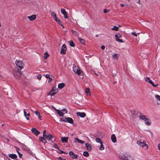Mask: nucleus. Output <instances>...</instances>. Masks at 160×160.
<instances>
[{
  "label": "nucleus",
  "mask_w": 160,
  "mask_h": 160,
  "mask_svg": "<svg viewBox=\"0 0 160 160\" xmlns=\"http://www.w3.org/2000/svg\"><path fill=\"white\" fill-rule=\"evenodd\" d=\"M139 118L140 119L144 120L147 125L149 126L151 124V122L150 119L147 118V116L140 113L139 115Z\"/></svg>",
  "instance_id": "1"
},
{
  "label": "nucleus",
  "mask_w": 160,
  "mask_h": 160,
  "mask_svg": "<svg viewBox=\"0 0 160 160\" xmlns=\"http://www.w3.org/2000/svg\"><path fill=\"white\" fill-rule=\"evenodd\" d=\"M52 138L53 136L50 134L48 135H45L44 137H40L39 139L40 142H43L45 144V143L47 142V141L46 140V139L49 141L51 140V139Z\"/></svg>",
  "instance_id": "2"
},
{
  "label": "nucleus",
  "mask_w": 160,
  "mask_h": 160,
  "mask_svg": "<svg viewBox=\"0 0 160 160\" xmlns=\"http://www.w3.org/2000/svg\"><path fill=\"white\" fill-rule=\"evenodd\" d=\"M16 64L17 66L20 68V70H21L23 68L24 64L22 61L16 60Z\"/></svg>",
  "instance_id": "3"
},
{
  "label": "nucleus",
  "mask_w": 160,
  "mask_h": 160,
  "mask_svg": "<svg viewBox=\"0 0 160 160\" xmlns=\"http://www.w3.org/2000/svg\"><path fill=\"white\" fill-rule=\"evenodd\" d=\"M137 143L141 146L142 148H145L146 149L148 148V145L144 142H141L140 141H137Z\"/></svg>",
  "instance_id": "4"
},
{
  "label": "nucleus",
  "mask_w": 160,
  "mask_h": 160,
  "mask_svg": "<svg viewBox=\"0 0 160 160\" xmlns=\"http://www.w3.org/2000/svg\"><path fill=\"white\" fill-rule=\"evenodd\" d=\"M62 121L71 124H73L74 123L72 119L70 117L66 118L62 120Z\"/></svg>",
  "instance_id": "5"
},
{
  "label": "nucleus",
  "mask_w": 160,
  "mask_h": 160,
  "mask_svg": "<svg viewBox=\"0 0 160 160\" xmlns=\"http://www.w3.org/2000/svg\"><path fill=\"white\" fill-rule=\"evenodd\" d=\"M145 81L146 82H148V83L151 84L152 86L154 87H156L158 85V84L156 85L154 84L152 81L150 80V78L149 77H146L145 78Z\"/></svg>",
  "instance_id": "6"
},
{
  "label": "nucleus",
  "mask_w": 160,
  "mask_h": 160,
  "mask_svg": "<svg viewBox=\"0 0 160 160\" xmlns=\"http://www.w3.org/2000/svg\"><path fill=\"white\" fill-rule=\"evenodd\" d=\"M67 50L66 46L65 44H63L60 53L64 54L66 53V51Z\"/></svg>",
  "instance_id": "7"
},
{
  "label": "nucleus",
  "mask_w": 160,
  "mask_h": 160,
  "mask_svg": "<svg viewBox=\"0 0 160 160\" xmlns=\"http://www.w3.org/2000/svg\"><path fill=\"white\" fill-rule=\"evenodd\" d=\"M31 131L33 134H35L36 136H37L40 133V132L38 131L36 128H32Z\"/></svg>",
  "instance_id": "8"
},
{
  "label": "nucleus",
  "mask_w": 160,
  "mask_h": 160,
  "mask_svg": "<svg viewBox=\"0 0 160 160\" xmlns=\"http://www.w3.org/2000/svg\"><path fill=\"white\" fill-rule=\"evenodd\" d=\"M61 12L64 16L65 18H68L67 12H66L65 9L64 8L61 9Z\"/></svg>",
  "instance_id": "9"
},
{
  "label": "nucleus",
  "mask_w": 160,
  "mask_h": 160,
  "mask_svg": "<svg viewBox=\"0 0 160 160\" xmlns=\"http://www.w3.org/2000/svg\"><path fill=\"white\" fill-rule=\"evenodd\" d=\"M69 155L71 158L73 159H77L78 156L76 154H75L72 151H70L69 152Z\"/></svg>",
  "instance_id": "10"
},
{
  "label": "nucleus",
  "mask_w": 160,
  "mask_h": 160,
  "mask_svg": "<svg viewBox=\"0 0 160 160\" xmlns=\"http://www.w3.org/2000/svg\"><path fill=\"white\" fill-rule=\"evenodd\" d=\"M58 91L56 90H54L52 89L49 93H48V95H50L51 96H52L55 95V94L57 93Z\"/></svg>",
  "instance_id": "11"
},
{
  "label": "nucleus",
  "mask_w": 160,
  "mask_h": 160,
  "mask_svg": "<svg viewBox=\"0 0 160 160\" xmlns=\"http://www.w3.org/2000/svg\"><path fill=\"white\" fill-rule=\"evenodd\" d=\"M14 75L15 78L17 79H19L21 75V73L19 72H16V74H14Z\"/></svg>",
  "instance_id": "12"
},
{
  "label": "nucleus",
  "mask_w": 160,
  "mask_h": 160,
  "mask_svg": "<svg viewBox=\"0 0 160 160\" xmlns=\"http://www.w3.org/2000/svg\"><path fill=\"white\" fill-rule=\"evenodd\" d=\"M77 115L82 118L85 117L86 116V114L84 112H78L77 113Z\"/></svg>",
  "instance_id": "13"
},
{
  "label": "nucleus",
  "mask_w": 160,
  "mask_h": 160,
  "mask_svg": "<svg viewBox=\"0 0 160 160\" xmlns=\"http://www.w3.org/2000/svg\"><path fill=\"white\" fill-rule=\"evenodd\" d=\"M55 110L57 113L60 117H62L63 116V113L62 112L58 109H55Z\"/></svg>",
  "instance_id": "14"
},
{
  "label": "nucleus",
  "mask_w": 160,
  "mask_h": 160,
  "mask_svg": "<svg viewBox=\"0 0 160 160\" xmlns=\"http://www.w3.org/2000/svg\"><path fill=\"white\" fill-rule=\"evenodd\" d=\"M28 18L30 21H32L36 19V16L35 15H33L31 16H28Z\"/></svg>",
  "instance_id": "15"
},
{
  "label": "nucleus",
  "mask_w": 160,
  "mask_h": 160,
  "mask_svg": "<svg viewBox=\"0 0 160 160\" xmlns=\"http://www.w3.org/2000/svg\"><path fill=\"white\" fill-rule=\"evenodd\" d=\"M61 139L62 142L63 143H67L68 142V137H61Z\"/></svg>",
  "instance_id": "16"
},
{
  "label": "nucleus",
  "mask_w": 160,
  "mask_h": 160,
  "mask_svg": "<svg viewBox=\"0 0 160 160\" xmlns=\"http://www.w3.org/2000/svg\"><path fill=\"white\" fill-rule=\"evenodd\" d=\"M75 142H78V143H80L81 144H83L85 142L84 141L81 140L79 139H78V138H76L74 139Z\"/></svg>",
  "instance_id": "17"
},
{
  "label": "nucleus",
  "mask_w": 160,
  "mask_h": 160,
  "mask_svg": "<svg viewBox=\"0 0 160 160\" xmlns=\"http://www.w3.org/2000/svg\"><path fill=\"white\" fill-rule=\"evenodd\" d=\"M111 139L112 141L113 142H115L117 141L116 138L114 134H113L111 136Z\"/></svg>",
  "instance_id": "18"
},
{
  "label": "nucleus",
  "mask_w": 160,
  "mask_h": 160,
  "mask_svg": "<svg viewBox=\"0 0 160 160\" xmlns=\"http://www.w3.org/2000/svg\"><path fill=\"white\" fill-rule=\"evenodd\" d=\"M85 146L87 149L88 151H90L91 150L92 148L91 147L90 145L88 143H86Z\"/></svg>",
  "instance_id": "19"
},
{
  "label": "nucleus",
  "mask_w": 160,
  "mask_h": 160,
  "mask_svg": "<svg viewBox=\"0 0 160 160\" xmlns=\"http://www.w3.org/2000/svg\"><path fill=\"white\" fill-rule=\"evenodd\" d=\"M76 73H77L78 75L79 76H81L82 75V71L80 69L78 70L77 71H75Z\"/></svg>",
  "instance_id": "20"
},
{
  "label": "nucleus",
  "mask_w": 160,
  "mask_h": 160,
  "mask_svg": "<svg viewBox=\"0 0 160 160\" xmlns=\"http://www.w3.org/2000/svg\"><path fill=\"white\" fill-rule=\"evenodd\" d=\"M9 157L12 159L16 158H17V155L15 154H10L9 155Z\"/></svg>",
  "instance_id": "21"
},
{
  "label": "nucleus",
  "mask_w": 160,
  "mask_h": 160,
  "mask_svg": "<svg viewBox=\"0 0 160 160\" xmlns=\"http://www.w3.org/2000/svg\"><path fill=\"white\" fill-rule=\"evenodd\" d=\"M65 84L63 83H60L58 84V87L60 89L63 88L65 86Z\"/></svg>",
  "instance_id": "22"
},
{
  "label": "nucleus",
  "mask_w": 160,
  "mask_h": 160,
  "mask_svg": "<svg viewBox=\"0 0 160 160\" xmlns=\"http://www.w3.org/2000/svg\"><path fill=\"white\" fill-rule=\"evenodd\" d=\"M69 45L72 47H74L75 46V44L71 40L69 42Z\"/></svg>",
  "instance_id": "23"
},
{
  "label": "nucleus",
  "mask_w": 160,
  "mask_h": 160,
  "mask_svg": "<svg viewBox=\"0 0 160 160\" xmlns=\"http://www.w3.org/2000/svg\"><path fill=\"white\" fill-rule=\"evenodd\" d=\"M85 92L88 95H90V90L89 88H87L85 89Z\"/></svg>",
  "instance_id": "24"
},
{
  "label": "nucleus",
  "mask_w": 160,
  "mask_h": 160,
  "mask_svg": "<svg viewBox=\"0 0 160 160\" xmlns=\"http://www.w3.org/2000/svg\"><path fill=\"white\" fill-rule=\"evenodd\" d=\"M35 113L36 115L39 118L41 119V116H40V113L38 111H36L35 112Z\"/></svg>",
  "instance_id": "25"
},
{
  "label": "nucleus",
  "mask_w": 160,
  "mask_h": 160,
  "mask_svg": "<svg viewBox=\"0 0 160 160\" xmlns=\"http://www.w3.org/2000/svg\"><path fill=\"white\" fill-rule=\"evenodd\" d=\"M83 155L86 157H88L89 156V154L88 152L87 151H84L83 152Z\"/></svg>",
  "instance_id": "26"
},
{
  "label": "nucleus",
  "mask_w": 160,
  "mask_h": 160,
  "mask_svg": "<svg viewBox=\"0 0 160 160\" xmlns=\"http://www.w3.org/2000/svg\"><path fill=\"white\" fill-rule=\"evenodd\" d=\"M78 39L80 42L82 44H84L85 41L83 39L81 38H78Z\"/></svg>",
  "instance_id": "27"
},
{
  "label": "nucleus",
  "mask_w": 160,
  "mask_h": 160,
  "mask_svg": "<svg viewBox=\"0 0 160 160\" xmlns=\"http://www.w3.org/2000/svg\"><path fill=\"white\" fill-rule=\"evenodd\" d=\"M96 141L97 142H99L100 144L102 143L101 139L99 138H97L96 139Z\"/></svg>",
  "instance_id": "28"
},
{
  "label": "nucleus",
  "mask_w": 160,
  "mask_h": 160,
  "mask_svg": "<svg viewBox=\"0 0 160 160\" xmlns=\"http://www.w3.org/2000/svg\"><path fill=\"white\" fill-rule=\"evenodd\" d=\"M24 116L26 117V116H29L30 115L29 113L28 112V114H27V112L25 111V109H24Z\"/></svg>",
  "instance_id": "29"
},
{
  "label": "nucleus",
  "mask_w": 160,
  "mask_h": 160,
  "mask_svg": "<svg viewBox=\"0 0 160 160\" xmlns=\"http://www.w3.org/2000/svg\"><path fill=\"white\" fill-rule=\"evenodd\" d=\"M49 56V55L47 53L45 52L44 53V58L45 59H46Z\"/></svg>",
  "instance_id": "30"
},
{
  "label": "nucleus",
  "mask_w": 160,
  "mask_h": 160,
  "mask_svg": "<svg viewBox=\"0 0 160 160\" xmlns=\"http://www.w3.org/2000/svg\"><path fill=\"white\" fill-rule=\"evenodd\" d=\"M118 27H117L116 26H114L113 27V28H112V30H114L115 31H117L118 30Z\"/></svg>",
  "instance_id": "31"
},
{
  "label": "nucleus",
  "mask_w": 160,
  "mask_h": 160,
  "mask_svg": "<svg viewBox=\"0 0 160 160\" xmlns=\"http://www.w3.org/2000/svg\"><path fill=\"white\" fill-rule=\"evenodd\" d=\"M104 146L103 145L102 143L101 144V146L99 148V150H102L104 149Z\"/></svg>",
  "instance_id": "32"
},
{
  "label": "nucleus",
  "mask_w": 160,
  "mask_h": 160,
  "mask_svg": "<svg viewBox=\"0 0 160 160\" xmlns=\"http://www.w3.org/2000/svg\"><path fill=\"white\" fill-rule=\"evenodd\" d=\"M122 37V36L120 34H116L115 36V37L116 38H121Z\"/></svg>",
  "instance_id": "33"
},
{
  "label": "nucleus",
  "mask_w": 160,
  "mask_h": 160,
  "mask_svg": "<svg viewBox=\"0 0 160 160\" xmlns=\"http://www.w3.org/2000/svg\"><path fill=\"white\" fill-rule=\"evenodd\" d=\"M118 54H114L112 56L113 58L117 59L118 58Z\"/></svg>",
  "instance_id": "34"
},
{
  "label": "nucleus",
  "mask_w": 160,
  "mask_h": 160,
  "mask_svg": "<svg viewBox=\"0 0 160 160\" xmlns=\"http://www.w3.org/2000/svg\"><path fill=\"white\" fill-rule=\"evenodd\" d=\"M51 14L52 16L53 17V18L55 17L56 16H57L55 12H52L51 13Z\"/></svg>",
  "instance_id": "35"
},
{
  "label": "nucleus",
  "mask_w": 160,
  "mask_h": 160,
  "mask_svg": "<svg viewBox=\"0 0 160 160\" xmlns=\"http://www.w3.org/2000/svg\"><path fill=\"white\" fill-rule=\"evenodd\" d=\"M79 69V68H77V67H75L74 68H73V71L75 73H76L75 71H78V70Z\"/></svg>",
  "instance_id": "36"
},
{
  "label": "nucleus",
  "mask_w": 160,
  "mask_h": 160,
  "mask_svg": "<svg viewBox=\"0 0 160 160\" xmlns=\"http://www.w3.org/2000/svg\"><path fill=\"white\" fill-rule=\"evenodd\" d=\"M116 41H118V42H123V41H122V40L119 39L118 38H116Z\"/></svg>",
  "instance_id": "37"
},
{
  "label": "nucleus",
  "mask_w": 160,
  "mask_h": 160,
  "mask_svg": "<svg viewBox=\"0 0 160 160\" xmlns=\"http://www.w3.org/2000/svg\"><path fill=\"white\" fill-rule=\"evenodd\" d=\"M53 147L57 149H59V148L56 143L54 144Z\"/></svg>",
  "instance_id": "38"
},
{
  "label": "nucleus",
  "mask_w": 160,
  "mask_h": 160,
  "mask_svg": "<svg viewBox=\"0 0 160 160\" xmlns=\"http://www.w3.org/2000/svg\"><path fill=\"white\" fill-rule=\"evenodd\" d=\"M53 19L54 20H55L56 22L58 21V20H59L60 19L58 17H57V16H56L55 17L53 18Z\"/></svg>",
  "instance_id": "39"
},
{
  "label": "nucleus",
  "mask_w": 160,
  "mask_h": 160,
  "mask_svg": "<svg viewBox=\"0 0 160 160\" xmlns=\"http://www.w3.org/2000/svg\"><path fill=\"white\" fill-rule=\"evenodd\" d=\"M58 152L59 153H64V152L63 151H62L59 148V149H58Z\"/></svg>",
  "instance_id": "40"
},
{
  "label": "nucleus",
  "mask_w": 160,
  "mask_h": 160,
  "mask_svg": "<svg viewBox=\"0 0 160 160\" xmlns=\"http://www.w3.org/2000/svg\"><path fill=\"white\" fill-rule=\"evenodd\" d=\"M155 97L157 99H158L159 101H160V96L158 95H156L155 96Z\"/></svg>",
  "instance_id": "41"
},
{
  "label": "nucleus",
  "mask_w": 160,
  "mask_h": 160,
  "mask_svg": "<svg viewBox=\"0 0 160 160\" xmlns=\"http://www.w3.org/2000/svg\"><path fill=\"white\" fill-rule=\"evenodd\" d=\"M15 148H16V151L17 152V153H20V152H19V151L20 150V149L19 148L16 147H15Z\"/></svg>",
  "instance_id": "42"
},
{
  "label": "nucleus",
  "mask_w": 160,
  "mask_h": 160,
  "mask_svg": "<svg viewBox=\"0 0 160 160\" xmlns=\"http://www.w3.org/2000/svg\"><path fill=\"white\" fill-rule=\"evenodd\" d=\"M41 78H42V75L41 74H38V75L37 78L38 79L40 80L41 79Z\"/></svg>",
  "instance_id": "43"
},
{
  "label": "nucleus",
  "mask_w": 160,
  "mask_h": 160,
  "mask_svg": "<svg viewBox=\"0 0 160 160\" xmlns=\"http://www.w3.org/2000/svg\"><path fill=\"white\" fill-rule=\"evenodd\" d=\"M57 23L59 24L60 25H61L62 24V23L61 21L60 20H59L57 22Z\"/></svg>",
  "instance_id": "44"
},
{
  "label": "nucleus",
  "mask_w": 160,
  "mask_h": 160,
  "mask_svg": "<svg viewBox=\"0 0 160 160\" xmlns=\"http://www.w3.org/2000/svg\"><path fill=\"white\" fill-rule=\"evenodd\" d=\"M131 34L135 36H136V37L137 36V34H136V33H135V32H132Z\"/></svg>",
  "instance_id": "45"
},
{
  "label": "nucleus",
  "mask_w": 160,
  "mask_h": 160,
  "mask_svg": "<svg viewBox=\"0 0 160 160\" xmlns=\"http://www.w3.org/2000/svg\"><path fill=\"white\" fill-rule=\"evenodd\" d=\"M62 111L63 112H65V113H67V110L66 109H63L62 110Z\"/></svg>",
  "instance_id": "46"
},
{
  "label": "nucleus",
  "mask_w": 160,
  "mask_h": 160,
  "mask_svg": "<svg viewBox=\"0 0 160 160\" xmlns=\"http://www.w3.org/2000/svg\"><path fill=\"white\" fill-rule=\"evenodd\" d=\"M45 76L46 78H50L49 75L48 74H46L45 75Z\"/></svg>",
  "instance_id": "47"
},
{
  "label": "nucleus",
  "mask_w": 160,
  "mask_h": 160,
  "mask_svg": "<svg viewBox=\"0 0 160 160\" xmlns=\"http://www.w3.org/2000/svg\"><path fill=\"white\" fill-rule=\"evenodd\" d=\"M46 132V130H45L43 132V137H44L45 135H46L45 134Z\"/></svg>",
  "instance_id": "48"
},
{
  "label": "nucleus",
  "mask_w": 160,
  "mask_h": 160,
  "mask_svg": "<svg viewBox=\"0 0 160 160\" xmlns=\"http://www.w3.org/2000/svg\"><path fill=\"white\" fill-rule=\"evenodd\" d=\"M26 152H28L29 153H30L31 152V151L28 149H26Z\"/></svg>",
  "instance_id": "49"
},
{
  "label": "nucleus",
  "mask_w": 160,
  "mask_h": 160,
  "mask_svg": "<svg viewBox=\"0 0 160 160\" xmlns=\"http://www.w3.org/2000/svg\"><path fill=\"white\" fill-rule=\"evenodd\" d=\"M19 155V156L20 158H21L22 157V154H21L20 152L18 153Z\"/></svg>",
  "instance_id": "50"
},
{
  "label": "nucleus",
  "mask_w": 160,
  "mask_h": 160,
  "mask_svg": "<svg viewBox=\"0 0 160 160\" xmlns=\"http://www.w3.org/2000/svg\"><path fill=\"white\" fill-rule=\"evenodd\" d=\"M48 79H49L48 80V82H50L52 80V78L50 77L49 78H48Z\"/></svg>",
  "instance_id": "51"
},
{
  "label": "nucleus",
  "mask_w": 160,
  "mask_h": 160,
  "mask_svg": "<svg viewBox=\"0 0 160 160\" xmlns=\"http://www.w3.org/2000/svg\"><path fill=\"white\" fill-rule=\"evenodd\" d=\"M108 12V10L107 9H105L103 11V12L104 13H106Z\"/></svg>",
  "instance_id": "52"
},
{
  "label": "nucleus",
  "mask_w": 160,
  "mask_h": 160,
  "mask_svg": "<svg viewBox=\"0 0 160 160\" xmlns=\"http://www.w3.org/2000/svg\"><path fill=\"white\" fill-rule=\"evenodd\" d=\"M101 49L102 50H104L105 48V47L104 46H102L101 47Z\"/></svg>",
  "instance_id": "53"
},
{
  "label": "nucleus",
  "mask_w": 160,
  "mask_h": 160,
  "mask_svg": "<svg viewBox=\"0 0 160 160\" xmlns=\"http://www.w3.org/2000/svg\"><path fill=\"white\" fill-rule=\"evenodd\" d=\"M158 149L160 150V143L158 144Z\"/></svg>",
  "instance_id": "54"
},
{
  "label": "nucleus",
  "mask_w": 160,
  "mask_h": 160,
  "mask_svg": "<svg viewBox=\"0 0 160 160\" xmlns=\"http://www.w3.org/2000/svg\"><path fill=\"white\" fill-rule=\"evenodd\" d=\"M120 6L121 7H123L124 6V5L123 4H121Z\"/></svg>",
  "instance_id": "55"
},
{
  "label": "nucleus",
  "mask_w": 160,
  "mask_h": 160,
  "mask_svg": "<svg viewBox=\"0 0 160 160\" xmlns=\"http://www.w3.org/2000/svg\"><path fill=\"white\" fill-rule=\"evenodd\" d=\"M52 109H54L55 110V109H56L53 106H52Z\"/></svg>",
  "instance_id": "56"
},
{
  "label": "nucleus",
  "mask_w": 160,
  "mask_h": 160,
  "mask_svg": "<svg viewBox=\"0 0 160 160\" xmlns=\"http://www.w3.org/2000/svg\"><path fill=\"white\" fill-rule=\"evenodd\" d=\"M59 159L61 160H62L63 159L61 157H59L58 158Z\"/></svg>",
  "instance_id": "57"
},
{
  "label": "nucleus",
  "mask_w": 160,
  "mask_h": 160,
  "mask_svg": "<svg viewBox=\"0 0 160 160\" xmlns=\"http://www.w3.org/2000/svg\"><path fill=\"white\" fill-rule=\"evenodd\" d=\"M136 1H137L138 3H140V0H136Z\"/></svg>",
  "instance_id": "58"
},
{
  "label": "nucleus",
  "mask_w": 160,
  "mask_h": 160,
  "mask_svg": "<svg viewBox=\"0 0 160 160\" xmlns=\"http://www.w3.org/2000/svg\"><path fill=\"white\" fill-rule=\"evenodd\" d=\"M60 25L62 26V27L63 28H64V26H63L62 24H61V25Z\"/></svg>",
  "instance_id": "59"
},
{
  "label": "nucleus",
  "mask_w": 160,
  "mask_h": 160,
  "mask_svg": "<svg viewBox=\"0 0 160 160\" xmlns=\"http://www.w3.org/2000/svg\"><path fill=\"white\" fill-rule=\"evenodd\" d=\"M26 119H27V120H29V118L27 117V116H26Z\"/></svg>",
  "instance_id": "60"
},
{
  "label": "nucleus",
  "mask_w": 160,
  "mask_h": 160,
  "mask_svg": "<svg viewBox=\"0 0 160 160\" xmlns=\"http://www.w3.org/2000/svg\"><path fill=\"white\" fill-rule=\"evenodd\" d=\"M72 32H73V33H74V32H75L73 30H72Z\"/></svg>",
  "instance_id": "61"
},
{
  "label": "nucleus",
  "mask_w": 160,
  "mask_h": 160,
  "mask_svg": "<svg viewBox=\"0 0 160 160\" xmlns=\"http://www.w3.org/2000/svg\"><path fill=\"white\" fill-rule=\"evenodd\" d=\"M65 153V154H68V153H67V152H64V153Z\"/></svg>",
  "instance_id": "62"
},
{
  "label": "nucleus",
  "mask_w": 160,
  "mask_h": 160,
  "mask_svg": "<svg viewBox=\"0 0 160 160\" xmlns=\"http://www.w3.org/2000/svg\"><path fill=\"white\" fill-rule=\"evenodd\" d=\"M113 76L114 77H115V76H116V75L113 74Z\"/></svg>",
  "instance_id": "63"
},
{
  "label": "nucleus",
  "mask_w": 160,
  "mask_h": 160,
  "mask_svg": "<svg viewBox=\"0 0 160 160\" xmlns=\"http://www.w3.org/2000/svg\"><path fill=\"white\" fill-rule=\"evenodd\" d=\"M95 74H96L97 75H98V74H97V73H95Z\"/></svg>",
  "instance_id": "64"
}]
</instances>
